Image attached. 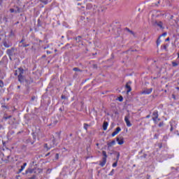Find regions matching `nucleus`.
Segmentation results:
<instances>
[{"mask_svg":"<svg viewBox=\"0 0 179 179\" xmlns=\"http://www.w3.org/2000/svg\"><path fill=\"white\" fill-rule=\"evenodd\" d=\"M68 45H69V44H67V45H66V47H68Z\"/></svg>","mask_w":179,"mask_h":179,"instance_id":"13d9d810","label":"nucleus"},{"mask_svg":"<svg viewBox=\"0 0 179 179\" xmlns=\"http://www.w3.org/2000/svg\"><path fill=\"white\" fill-rule=\"evenodd\" d=\"M52 143H53V145H55V138L52 139Z\"/></svg>","mask_w":179,"mask_h":179,"instance_id":"ea45409f","label":"nucleus"},{"mask_svg":"<svg viewBox=\"0 0 179 179\" xmlns=\"http://www.w3.org/2000/svg\"><path fill=\"white\" fill-rule=\"evenodd\" d=\"M73 71H74L75 72H82V70H80L79 68L76 67L73 69Z\"/></svg>","mask_w":179,"mask_h":179,"instance_id":"aec40b11","label":"nucleus"},{"mask_svg":"<svg viewBox=\"0 0 179 179\" xmlns=\"http://www.w3.org/2000/svg\"><path fill=\"white\" fill-rule=\"evenodd\" d=\"M162 144H159V149H162Z\"/></svg>","mask_w":179,"mask_h":179,"instance_id":"49530a36","label":"nucleus"},{"mask_svg":"<svg viewBox=\"0 0 179 179\" xmlns=\"http://www.w3.org/2000/svg\"><path fill=\"white\" fill-rule=\"evenodd\" d=\"M2 5V0H0V6Z\"/></svg>","mask_w":179,"mask_h":179,"instance_id":"3c124183","label":"nucleus"},{"mask_svg":"<svg viewBox=\"0 0 179 179\" xmlns=\"http://www.w3.org/2000/svg\"><path fill=\"white\" fill-rule=\"evenodd\" d=\"M15 13H20V8H19V7H17V10H15Z\"/></svg>","mask_w":179,"mask_h":179,"instance_id":"c85d7f7f","label":"nucleus"},{"mask_svg":"<svg viewBox=\"0 0 179 179\" xmlns=\"http://www.w3.org/2000/svg\"><path fill=\"white\" fill-rule=\"evenodd\" d=\"M17 72L18 73V76H23L24 70L22 68H19L18 70H17Z\"/></svg>","mask_w":179,"mask_h":179,"instance_id":"1a4fd4ad","label":"nucleus"},{"mask_svg":"<svg viewBox=\"0 0 179 179\" xmlns=\"http://www.w3.org/2000/svg\"><path fill=\"white\" fill-rule=\"evenodd\" d=\"M24 41V40L22 39V40L20 41V44L24 43H23Z\"/></svg>","mask_w":179,"mask_h":179,"instance_id":"a19ab883","label":"nucleus"},{"mask_svg":"<svg viewBox=\"0 0 179 179\" xmlns=\"http://www.w3.org/2000/svg\"><path fill=\"white\" fill-rule=\"evenodd\" d=\"M2 43L6 48H9L10 47H12V43H10V41H9V40L8 39H3Z\"/></svg>","mask_w":179,"mask_h":179,"instance_id":"f03ea898","label":"nucleus"},{"mask_svg":"<svg viewBox=\"0 0 179 179\" xmlns=\"http://www.w3.org/2000/svg\"><path fill=\"white\" fill-rule=\"evenodd\" d=\"M164 50H166V48H167V46H166V45H164Z\"/></svg>","mask_w":179,"mask_h":179,"instance_id":"8fccbe9b","label":"nucleus"},{"mask_svg":"<svg viewBox=\"0 0 179 179\" xmlns=\"http://www.w3.org/2000/svg\"><path fill=\"white\" fill-rule=\"evenodd\" d=\"M42 58H45V55H43V56H42Z\"/></svg>","mask_w":179,"mask_h":179,"instance_id":"603ef678","label":"nucleus"},{"mask_svg":"<svg viewBox=\"0 0 179 179\" xmlns=\"http://www.w3.org/2000/svg\"><path fill=\"white\" fill-rule=\"evenodd\" d=\"M131 83H132V82L129 81L127 84H126V89H127V93L128 94V93H129V92H131L132 88L131 87Z\"/></svg>","mask_w":179,"mask_h":179,"instance_id":"423d86ee","label":"nucleus"},{"mask_svg":"<svg viewBox=\"0 0 179 179\" xmlns=\"http://www.w3.org/2000/svg\"><path fill=\"white\" fill-rule=\"evenodd\" d=\"M115 171L113 169L110 173H109V176H114Z\"/></svg>","mask_w":179,"mask_h":179,"instance_id":"7c9ffc66","label":"nucleus"},{"mask_svg":"<svg viewBox=\"0 0 179 179\" xmlns=\"http://www.w3.org/2000/svg\"><path fill=\"white\" fill-rule=\"evenodd\" d=\"M9 118H12V116L10 115V116L6 117V120H8Z\"/></svg>","mask_w":179,"mask_h":179,"instance_id":"79ce46f5","label":"nucleus"},{"mask_svg":"<svg viewBox=\"0 0 179 179\" xmlns=\"http://www.w3.org/2000/svg\"><path fill=\"white\" fill-rule=\"evenodd\" d=\"M117 155L116 162L113 164V167H117V164H118V160L120 159V152H115Z\"/></svg>","mask_w":179,"mask_h":179,"instance_id":"6e6552de","label":"nucleus"},{"mask_svg":"<svg viewBox=\"0 0 179 179\" xmlns=\"http://www.w3.org/2000/svg\"><path fill=\"white\" fill-rule=\"evenodd\" d=\"M159 136V135H157V134H155V138H156V139H157V137Z\"/></svg>","mask_w":179,"mask_h":179,"instance_id":"c03bdc74","label":"nucleus"},{"mask_svg":"<svg viewBox=\"0 0 179 179\" xmlns=\"http://www.w3.org/2000/svg\"><path fill=\"white\" fill-rule=\"evenodd\" d=\"M34 99H36V96H32V97H31V100H32V101H34Z\"/></svg>","mask_w":179,"mask_h":179,"instance_id":"a18cd8bd","label":"nucleus"},{"mask_svg":"<svg viewBox=\"0 0 179 179\" xmlns=\"http://www.w3.org/2000/svg\"><path fill=\"white\" fill-rule=\"evenodd\" d=\"M55 158H56V159H59V154H56Z\"/></svg>","mask_w":179,"mask_h":179,"instance_id":"e433bc0d","label":"nucleus"},{"mask_svg":"<svg viewBox=\"0 0 179 179\" xmlns=\"http://www.w3.org/2000/svg\"><path fill=\"white\" fill-rule=\"evenodd\" d=\"M114 145H115V140H113L110 143H108V148H111V146H114Z\"/></svg>","mask_w":179,"mask_h":179,"instance_id":"f3484780","label":"nucleus"},{"mask_svg":"<svg viewBox=\"0 0 179 179\" xmlns=\"http://www.w3.org/2000/svg\"><path fill=\"white\" fill-rule=\"evenodd\" d=\"M47 54H51V52L49 50H47Z\"/></svg>","mask_w":179,"mask_h":179,"instance_id":"de8ad7c7","label":"nucleus"},{"mask_svg":"<svg viewBox=\"0 0 179 179\" xmlns=\"http://www.w3.org/2000/svg\"><path fill=\"white\" fill-rule=\"evenodd\" d=\"M17 73H18L17 71H15V75H17Z\"/></svg>","mask_w":179,"mask_h":179,"instance_id":"4d7b16f0","label":"nucleus"},{"mask_svg":"<svg viewBox=\"0 0 179 179\" xmlns=\"http://www.w3.org/2000/svg\"><path fill=\"white\" fill-rule=\"evenodd\" d=\"M40 2H42V3H44V5H47V3H48L47 0H40Z\"/></svg>","mask_w":179,"mask_h":179,"instance_id":"5701e85b","label":"nucleus"},{"mask_svg":"<svg viewBox=\"0 0 179 179\" xmlns=\"http://www.w3.org/2000/svg\"><path fill=\"white\" fill-rule=\"evenodd\" d=\"M161 41H160V36L158 38V39L157 40V45H159V44H160Z\"/></svg>","mask_w":179,"mask_h":179,"instance_id":"cd10ccee","label":"nucleus"},{"mask_svg":"<svg viewBox=\"0 0 179 179\" xmlns=\"http://www.w3.org/2000/svg\"><path fill=\"white\" fill-rule=\"evenodd\" d=\"M96 146H99V143H96Z\"/></svg>","mask_w":179,"mask_h":179,"instance_id":"680f3d73","label":"nucleus"},{"mask_svg":"<svg viewBox=\"0 0 179 179\" xmlns=\"http://www.w3.org/2000/svg\"><path fill=\"white\" fill-rule=\"evenodd\" d=\"M165 41H170V38H167Z\"/></svg>","mask_w":179,"mask_h":179,"instance_id":"37998d69","label":"nucleus"},{"mask_svg":"<svg viewBox=\"0 0 179 179\" xmlns=\"http://www.w3.org/2000/svg\"><path fill=\"white\" fill-rule=\"evenodd\" d=\"M152 88L145 89L143 91H142L141 94H150L152 93Z\"/></svg>","mask_w":179,"mask_h":179,"instance_id":"0eeeda50","label":"nucleus"},{"mask_svg":"<svg viewBox=\"0 0 179 179\" xmlns=\"http://www.w3.org/2000/svg\"><path fill=\"white\" fill-rule=\"evenodd\" d=\"M152 25L155 27L157 26L159 29H163V22L161 21L155 20L152 22Z\"/></svg>","mask_w":179,"mask_h":179,"instance_id":"20e7f679","label":"nucleus"},{"mask_svg":"<svg viewBox=\"0 0 179 179\" xmlns=\"http://www.w3.org/2000/svg\"><path fill=\"white\" fill-rule=\"evenodd\" d=\"M172 66H178V63H177L176 62H172Z\"/></svg>","mask_w":179,"mask_h":179,"instance_id":"393cba45","label":"nucleus"},{"mask_svg":"<svg viewBox=\"0 0 179 179\" xmlns=\"http://www.w3.org/2000/svg\"><path fill=\"white\" fill-rule=\"evenodd\" d=\"M147 156H148V155H146V154H145V155H144V157H146Z\"/></svg>","mask_w":179,"mask_h":179,"instance_id":"6e6d98bb","label":"nucleus"},{"mask_svg":"<svg viewBox=\"0 0 179 179\" xmlns=\"http://www.w3.org/2000/svg\"><path fill=\"white\" fill-rule=\"evenodd\" d=\"M17 89H20V85H18V86H17Z\"/></svg>","mask_w":179,"mask_h":179,"instance_id":"864d4df0","label":"nucleus"},{"mask_svg":"<svg viewBox=\"0 0 179 179\" xmlns=\"http://www.w3.org/2000/svg\"><path fill=\"white\" fill-rule=\"evenodd\" d=\"M76 41L77 43H82V36H78L76 38Z\"/></svg>","mask_w":179,"mask_h":179,"instance_id":"dca6fc26","label":"nucleus"},{"mask_svg":"<svg viewBox=\"0 0 179 179\" xmlns=\"http://www.w3.org/2000/svg\"><path fill=\"white\" fill-rule=\"evenodd\" d=\"M62 100H68V97H66L65 95H62Z\"/></svg>","mask_w":179,"mask_h":179,"instance_id":"bb28decb","label":"nucleus"},{"mask_svg":"<svg viewBox=\"0 0 179 179\" xmlns=\"http://www.w3.org/2000/svg\"><path fill=\"white\" fill-rule=\"evenodd\" d=\"M106 163H107V159L106 158L102 159V162L99 164L101 167H104L106 166Z\"/></svg>","mask_w":179,"mask_h":179,"instance_id":"9b49d317","label":"nucleus"},{"mask_svg":"<svg viewBox=\"0 0 179 179\" xmlns=\"http://www.w3.org/2000/svg\"><path fill=\"white\" fill-rule=\"evenodd\" d=\"M18 80L20 83H23L24 82V78L23 76H18Z\"/></svg>","mask_w":179,"mask_h":179,"instance_id":"ddd939ff","label":"nucleus"},{"mask_svg":"<svg viewBox=\"0 0 179 179\" xmlns=\"http://www.w3.org/2000/svg\"><path fill=\"white\" fill-rule=\"evenodd\" d=\"M25 173L26 174H32V173H36V171H34V169H28Z\"/></svg>","mask_w":179,"mask_h":179,"instance_id":"f8f14e48","label":"nucleus"},{"mask_svg":"<svg viewBox=\"0 0 179 179\" xmlns=\"http://www.w3.org/2000/svg\"><path fill=\"white\" fill-rule=\"evenodd\" d=\"M146 118H150V115H147Z\"/></svg>","mask_w":179,"mask_h":179,"instance_id":"09e8293b","label":"nucleus"},{"mask_svg":"<svg viewBox=\"0 0 179 179\" xmlns=\"http://www.w3.org/2000/svg\"><path fill=\"white\" fill-rule=\"evenodd\" d=\"M115 135H117V133L116 131H114L113 134H112V136H115Z\"/></svg>","mask_w":179,"mask_h":179,"instance_id":"f704fd0d","label":"nucleus"},{"mask_svg":"<svg viewBox=\"0 0 179 179\" xmlns=\"http://www.w3.org/2000/svg\"><path fill=\"white\" fill-rule=\"evenodd\" d=\"M11 34H12V31H11Z\"/></svg>","mask_w":179,"mask_h":179,"instance_id":"0e129e2a","label":"nucleus"},{"mask_svg":"<svg viewBox=\"0 0 179 179\" xmlns=\"http://www.w3.org/2000/svg\"><path fill=\"white\" fill-rule=\"evenodd\" d=\"M19 47H24V48L29 47V44H25V43L20 44Z\"/></svg>","mask_w":179,"mask_h":179,"instance_id":"412c9836","label":"nucleus"},{"mask_svg":"<svg viewBox=\"0 0 179 179\" xmlns=\"http://www.w3.org/2000/svg\"><path fill=\"white\" fill-rule=\"evenodd\" d=\"M102 155L103 156V159H106V160H107V152L106 151H103Z\"/></svg>","mask_w":179,"mask_h":179,"instance_id":"6ab92c4d","label":"nucleus"},{"mask_svg":"<svg viewBox=\"0 0 179 179\" xmlns=\"http://www.w3.org/2000/svg\"><path fill=\"white\" fill-rule=\"evenodd\" d=\"M129 118H131V115H129V113H128L125 117H124V121L127 124V127H132V124L131 123V122L129 121Z\"/></svg>","mask_w":179,"mask_h":179,"instance_id":"7ed1b4c3","label":"nucleus"},{"mask_svg":"<svg viewBox=\"0 0 179 179\" xmlns=\"http://www.w3.org/2000/svg\"><path fill=\"white\" fill-rule=\"evenodd\" d=\"M10 13H13L14 12H16V11H15V9L10 8Z\"/></svg>","mask_w":179,"mask_h":179,"instance_id":"473e14b6","label":"nucleus"},{"mask_svg":"<svg viewBox=\"0 0 179 179\" xmlns=\"http://www.w3.org/2000/svg\"><path fill=\"white\" fill-rule=\"evenodd\" d=\"M46 156H50V152L46 155Z\"/></svg>","mask_w":179,"mask_h":179,"instance_id":"5fc2aeb1","label":"nucleus"},{"mask_svg":"<svg viewBox=\"0 0 179 179\" xmlns=\"http://www.w3.org/2000/svg\"><path fill=\"white\" fill-rule=\"evenodd\" d=\"M90 127V124H87L86 123L84 124V129H85L86 131H87V127Z\"/></svg>","mask_w":179,"mask_h":179,"instance_id":"4be33fe9","label":"nucleus"},{"mask_svg":"<svg viewBox=\"0 0 179 179\" xmlns=\"http://www.w3.org/2000/svg\"><path fill=\"white\" fill-rule=\"evenodd\" d=\"M115 131L118 134L119 132H121V127H117Z\"/></svg>","mask_w":179,"mask_h":179,"instance_id":"b1692460","label":"nucleus"},{"mask_svg":"<svg viewBox=\"0 0 179 179\" xmlns=\"http://www.w3.org/2000/svg\"><path fill=\"white\" fill-rule=\"evenodd\" d=\"M58 123V120H56L53 122V124H55V125H57V124Z\"/></svg>","mask_w":179,"mask_h":179,"instance_id":"58836bf2","label":"nucleus"},{"mask_svg":"<svg viewBox=\"0 0 179 179\" xmlns=\"http://www.w3.org/2000/svg\"><path fill=\"white\" fill-rule=\"evenodd\" d=\"M163 125H164V124L163 123V122H159V127H163Z\"/></svg>","mask_w":179,"mask_h":179,"instance_id":"2f4dec72","label":"nucleus"},{"mask_svg":"<svg viewBox=\"0 0 179 179\" xmlns=\"http://www.w3.org/2000/svg\"><path fill=\"white\" fill-rule=\"evenodd\" d=\"M108 127V122H104L103 124V131H107V127Z\"/></svg>","mask_w":179,"mask_h":179,"instance_id":"4468645a","label":"nucleus"},{"mask_svg":"<svg viewBox=\"0 0 179 179\" xmlns=\"http://www.w3.org/2000/svg\"><path fill=\"white\" fill-rule=\"evenodd\" d=\"M44 148L45 149H47V150H50V149H51V148H54V145H50L48 147V145L47 143L44 144Z\"/></svg>","mask_w":179,"mask_h":179,"instance_id":"a211bd4d","label":"nucleus"},{"mask_svg":"<svg viewBox=\"0 0 179 179\" xmlns=\"http://www.w3.org/2000/svg\"><path fill=\"white\" fill-rule=\"evenodd\" d=\"M26 166H27V164L24 163V164L21 166V169H19L18 173H22V170H24V167H26Z\"/></svg>","mask_w":179,"mask_h":179,"instance_id":"2eb2a0df","label":"nucleus"},{"mask_svg":"<svg viewBox=\"0 0 179 179\" xmlns=\"http://www.w3.org/2000/svg\"><path fill=\"white\" fill-rule=\"evenodd\" d=\"M47 48H44V50H45Z\"/></svg>","mask_w":179,"mask_h":179,"instance_id":"e2e57ef3","label":"nucleus"},{"mask_svg":"<svg viewBox=\"0 0 179 179\" xmlns=\"http://www.w3.org/2000/svg\"><path fill=\"white\" fill-rule=\"evenodd\" d=\"M0 87H3V81L0 80Z\"/></svg>","mask_w":179,"mask_h":179,"instance_id":"c756f323","label":"nucleus"},{"mask_svg":"<svg viewBox=\"0 0 179 179\" xmlns=\"http://www.w3.org/2000/svg\"><path fill=\"white\" fill-rule=\"evenodd\" d=\"M124 100V98L122 96L119 97V101H122Z\"/></svg>","mask_w":179,"mask_h":179,"instance_id":"72a5a7b5","label":"nucleus"},{"mask_svg":"<svg viewBox=\"0 0 179 179\" xmlns=\"http://www.w3.org/2000/svg\"><path fill=\"white\" fill-rule=\"evenodd\" d=\"M162 36H163L164 37H166V36H167V33H166V32L163 33V34H162Z\"/></svg>","mask_w":179,"mask_h":179,"instance_id":"4c0bfd02","label":"nucleus"},{"mask_svg":"<svg viewBox=\"0 0 179 179\" xmlns=\"http://www.w3.org/2000/svg\"><path fill=\"white\" fill-rule=\"evenodd\" d=\"M173 99H176V96H174V95H173Z\"/></svg>","mask_w":179,"mask_h":179,"instance_id":"052dcab7","label":"nucleus"},{"mask_svg":"<svg viewBox=\"0 0 179 179\" xmlns=\"http://www.w3.org/2000/svg\"><path fill=\"white\" fill-rule=\"evenodd\" d=\"M93 68L97 69V64H93Z\"/></svg>","mask_w":179,"mask_h":179,"instance_id":"c9c22d12","label":"nucleus"},{"mask_svg":"<svg viewBox=\"0 0 179 179\" xmlns=\"http://www.w3.org/2000/svg\"><path fill=\"white\" fill-rule=\"evenodd\" d=\"M152 120L154 121V122H155V124H157V122H159V121H160V119L159 118V113L157 112V110H155L153 112Z\"/></svg>","mask_w":179,"mask_h":179,"instance_id":"f257e3e1","label":"nucleus"},{"mask_svg":"<svg viewBox=\"0 0 179 179\" xmlns=\"http://www.w3.org/2000/svg\"><path fill=\"white\" fill-rule=\"evenodd\" d=\"M171 131H173V127H172V128H171Z\"/></svg>","mask_w":179,"mask_h":179,"instance_id":"bf43d9fd","label":"nucleus"},{"mask_svg":"<svg viewBox=\"0 0 179 179\" xmlns=\"http://www.w3.org/2000/svg\"><path fill=\"white\" fill-rule=\"evenodd\" d=\"M13 52H15V48H12L11 49H8L6 50V54L8 55L10 59L12 60V56L13 55Z\"/></svg>","mask_w":179,"mask_h":179,"instance_id":"39448f33","label":"nucleus"},{"mask_svg":"<svg viewBox=\"0 0 179 179\" xmlns=\"http://www.w3.org/2000/svg\"><path fill=\"white\" fill-rule=\"evenodd\" d=\"M116 141L118 143V145H123L124 144V139L122 138V137H117L116 138Z\"/></svg>","mask_w":179,"mask_h":179,"instance_id":"9d476101","label":"nucleus"},{"mask_svg":"<svg viewBox=\"0 0 179 179\" xmlns=\"http://www.w3.org/2000/svg\"><path fill=\"white\" fill-rule=\"evenodd\" d=\"M125 30H126V31H129V33H131V34H133V35H134V31L129 30V29L125 28Z\"/></svg>","mask_w":179,"mask_h":179,"instance_id":"a878e982","label":"nucleus"}]
</instances>
